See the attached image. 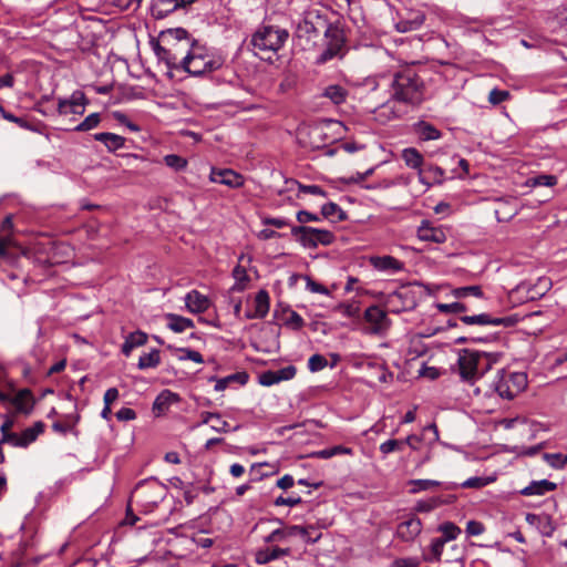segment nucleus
Masks as SVG:
<instances>
[{"label": "nucleus", "mask_w": 567, "mask_h": 567, "mask_svg": "<svg viewBox=\"0 0 567 567\" xmlns=\"http://www.w3.org/2000/svg\"><path fill=\"white\" fill-rule=\"evenodd\" d=\"M296 368L293 365H287L279 370L275 371L276 377L278 378V383L281 381L291 380L296 375Z\"/></svg>", "instance_id": "5fc2aeb1"}, {"label": "nucleus", "mask_w": 567, "mask_h": 567, "mask_svg": "<svg viewBox=\"0 0 567 567\" xmlns=\"http://www.w3.org/2000/svg\"><path fill=\"white\" fill-rule=\"evenodd\" d=\"M291 235L306 248H317L319 245L328 246L334 240V235L331 231L309 226H292Z\"/></svg>", "instance_id": "423d86ee"}, {"label": "nucleus", "mask_w": 567, "mask_h": 567, "mask_svg": "<svg viewBox=\"0 0 567 567\" xmlns=\"http://www.w3.org/2000/svg\"><path fill=\"white\" fill-rule=\"evenodd\" d=\"M161 363L159 350L153 349L148 353H143L140 359L137 367L140 370H146L150 368H156Z\"/></svg>", "instance_id": "c756f323"}, {"label": "nucleus", "mask_w": 567, "mask_h": 567, "mask_svg": "<svg viewBox=\"0 0 567 567\" xmlns=\"http://www.w3.org/2000/svg\"><path fill=\"white\" fill-rule=\"evenodd\" d=\"M239 426H235L233 431H236ZM210 429L218 433H228L231 431L228 422L221 419L219 413H215V416L212 421Z\"/></svg>", "instance_id": "a19ab883"}, {"label": "nucleus", "mask_w": 567, "mask_h": 567, "mask_svg": "<svg viewBox=\"0 0 567 567\" xmlns=\"http://www.w3.org/2000/svg\"><path fill=\"white\" fill-rule=\"evenodd\" d=\"M165 318L167 320V327L176 333H181L187 329L194 328V322L192 319L182 317L179 315L167 313Z\"/></svg>", "instance_id": "bb28decb"}, {"label": "nucleus", "mask_w": 567, "mask_h": 567, "mask_svg": "<svg viewBox=\"0 0 567 567\" xmlns=\"http://www.w3.org/2000/svg\"><path fill=\"white\" fill-rule=\"evenodd\" d=\"M445 239H446V235H445L444 229H442L440 227L439 228L430 227L427 225V241L441 244V243H444Z\"/></svg>", "instance_id": "09e8293b"}, {"label": "nucleus", "mask_w": 567, "mask_h": 567, "mask_svg": "<svg viewBox=\"0 0 567 567\" xmlns=\"http://www.w3.org/2000/svg\"><path fill=\"white\" fill-rule=\"evenodd\" d=\"M125 340L133 347L137 348L144 346L147 341V334L142 331H135L130 333Z\"/></svg>", "instance_id": "de8ad7c7"}, {"label": "nucleus", "mask_w": 567, "mask_h": 567, "mask_svg": "<svg viewBox=\"0 0 567 567\" xmlns=\"http://www.w3.org/2000/svg\"><path fill=\"white\" fill-rule=\"evenodd\" d=\"M392 96L396 101L420 104L423 101V80L413 68L396 74L392 84Z\"/></svg>", "instance_id": "f257e3e1"}, {"label": "nucleus", "mask_w": 567, "mask_h": 567, "mask_svg": "<svg viewBox=\"0 0 567 567\" xmlns=\"http://www.w3.org/2000/svg\"><path fill=\"white\" fill-rule=\"evenodd\" d=\"M289 553H290L289 548L275 547V548L261 549L256 553V563L259 565H264V564L275 560L281 556H287V555H289Z\"/></svg>", "instance_id": "cd10ccee"}, {"label": "nucleus", "mask_w": 567, "mask_h": 567, "mask_svg": "<svg viewBox=\"0 0 567 567\" xmlns=\"http://www.w3.org/2000/svg\"><path fill=\"white\" fill-rule=\"evenodd\" d=\"M223 65V60L195 43L184 56L182 70L194 76L214 72Z\"/></svg>", "instance_id": "7ed1b4c3"}, {"label": "nucleus", "mask_w": 567, "mask_h": 567, "mask_svg": "<svg viewBox=\"0 0 567 567\" xmlns=\"http://www.w3.org/2000/svg\"><path fill=\"white\" fill-rule=\"evenodd\" d=\"M179 402V395L169 390L162 391L153 403V412L156 416L165 414L169 406Z\"/></svg>", "instance_id": "aec40b11"}, {"label": "nucleus", "mask_w": 567, "mask_h": 567, "mask_svg": "<svg viewBox=\"0 0 567 567\" xmlns=\"http://www.w3.org/2000/svg\"><path fill=\"white\" fill-rule=\"evenodd\" d=\"M487 484V481L483 477H471L461 484L463 488H481Z\"/></svg>", "instance_id": "69168bd1"}, {"label": "nucleus", "mask_w": 567, "mask_h": 567, "mask_svg": "<svg viewBox=\"0 0 567 567\" xmlns=\"http://www.w3.org/2000/svg\"><path fill=\"white\" fill-rule=\"evenodd\" d=\"M301 503V497L299 495L297 496H289V497H284V496H279L275 499L274 504L276 506H284V505H287V506H295V505H298Z\"/></svg>", "instance_id": "052dcab7"}, {"label": "nucleus", "mask_w": 567, "mask_h": 567, "mask_svg": "<svg viewBox=\"0 0 567 567\" xmlns=\"http://www.w3.org/2000/svg\"><path fill=\"white\" fill-rule=\"evenodd\" d=\"M460 320L468 326L477 324V326H504V327H512L515 324L516 320L512 317H494L489 313H478V315H472V316H461Z\"/></svg>", "instance_id": "1a4fd4ad"}, {"label": "nucleus", "mask_w": 567, "mask_h": 567, "mask_svg": "<svg viewBox=\"0 0 567 567\" xmlns=\"http://www.w3.org/2000/svg\"><path fill=\"white\" fill-rule=\"evenodd\" d=\"M437 532L442 534L444 540H453L461 534V528L452 522H445L437 527Z\"/></svg>", "instance_id": "f704fd0d"}, {"label": "nucleus", "mask_w": 567, "mask_h": 567, "mask_svg": "<svg viewBox=\"0 0 567 567\" xmlns=\"http://www.w3.org/2000/svg\"><path fill=\"white\" fill-rule=\"evenodd\" d=\"M209 182L226 185L230 188H239L244 185L245 179L243 175L230 168H216L213 167L209 174Z\"/></svg>", "instance_id": "9d476101"}, {"label": "nucleus", "mask_w": 567, "mask_h": 567, "mask_svg": "<svg viewBox=\"0 0 567 567\" xmlns=\"http://www.w3.org/2000/svg\"><path fill=\"white\" fill-rule=\"evenodd\" d=\"M310 529H313V526L309 525V526L303 527V526L292 525V526L285 528V534L287 535V537L300 535L305 538V540L307 543L315 544L320 539L321 534L319 533L315 537H311Z\"/></svg>", "instance_id": "c85d7f7f"}, {"label": "nucleus", "mask_w": 567, "mask_h": 567, "mask_svg": "<svg viewBox=\"0 0 567 567\" xmlns=\"http://www.w3.org/2000/svg\"><path fill=\"white\" fill-rule=\"evenodd\" d=\"M245 378H246V375L233 374V375H228L226 378L219 379V380L216 381L215 390L216 391H224L231 381H235V380H238V379H245ZM241 382L244 383L245 380H241Z\"/></svg>", "instance_id": "13d9d810"}, {"label": "nucleus", "mask_w": 567, "mask_h": 567, "mask_svg": "<svg viewBox=\"0 0 567 567\" xmlns=\"http://www.w3.org/2000/svg\"><path fill=\"white\" fill-rule=\"evenodd\" d=\"M370 265L378 271L389 275L396 274L403 269V262L392 256H371L369 258Z\"/></svg>", "instance_id": "dca6fc26"}, {"label": "nucleus", "mask_w": 567, "mask_h": 567, "mask_svg": "<svg viewBox=\"0 0 567 567\" xmlns=\"http://www.w3.org/2000/svg\"><path fill=\"white\" fill-rule=\"evenodd\" d=\"M494 361L495 360L492 353L480 352V378L483 377L488 370H491Z\"/></svg>", "instance_id": "c03bdc74"}, {"label": "nucleus", "mask_w": 567, "mask_h": 567, "mask_svg": "<svg viewBox=\"0 0 567 567\" xmlns=\"http://www.w3.org/2000/svg\"><path fill=\"white\" fill-rule=\"evenodd\" d=\"M164 163L176 172L183 171L187 166V159L176 154H168L164 156Z\"/></svg>", "instance_id": "e433bc0d"}, {"label": "nucleus", "mask_w": 567, "mask_h": 567, "mask_svg": "<svg viewBox=\"0 0 567 567\" xmlns=\"http://www.w3.org/2000/svg\"><path fill=\"white\" fill-rule=\"evenodd\" d=\"M154 50L158 60L165 62L168 69L182 70L184 59H176L166 43L165 45L158 43Z\"/></svg>", "instance_id": "b1692460"}, {"label": "nucleus", "mask_w": 567, "mask_h": 567, "mask_svg": "<svg viewBox=\"0 0 567 567\" xmlns=\"http://www.w3.org/2000/svg\"><path fill=\"white\" fill-rule=\"evenodd\" d=\"M233 277L235 279L233 290L243 291L249 281L246 269L240 265L236 266L233 270Z\"/></svg>", "instance_id": "473e14b6"}, {"label": "nucleus", "mask_w": 567, "mask_h": 567, "mask_svg": "<svg viewBox=\"0 0 567 567\" xmlns=\"http://www.w3.org/2000/svg\"><path fill=\"white\" fill-rule=\"evenodd\" d=\"M289 33L286 29L274 25H261L251 37L255 54L265 59V54L276 53L287 41Z\"/></svg>", "instance_id": "f03ea898"}, {"label": "nucleus", "mask_w": 567, "mask_h": 567, "mask_svg": "<svg viewBox=\"0 0 567 567\" xmlns=\"http://www.w3.org/2000/svg\"><path fill=\"white\" fill-rule=\"evenodd\" d=\"M44 429L45 424L42 421H37L32 426L27 427L20 434L17 433V439L12 445L16 447H28L44 432Z\"/></svg>", "instance_id": "a211bd4d"}, {"label": "nucleus", "mask_w": 567, "mask_h": 567, "mask_svg": "<svg viewBox=\"0 0 567 567\" xmlns=\"http://www.w3.org/2000/svg\"><path fill=\"white\" fill-rule=\"evenodd\" d=\"M80 416H68L64 422H54L52 429L54 432L65 435L69 432H75V424L79 422Z\"/></svg>", "instance_id": "2f4dec72"}, {"label": "nucleus", "mask_w": 567, "mask_h": 567, "mask_svg": "<svg viewBox=\"0 0 567 567\" xmlns=\"http://www.w3.org/2000/svg\"><path fill=\"white\" fill-rule=\"evenodd\" d=\"M525 519L532 526L540 525L544 523L549 527V532H546L545 534L550 535L553 528L550 526V519L548 516H540L533 513H527Z\"/></svg>", "instance_id": "37998d69"}, {"label": "nucleus", "mask_w": 567, "mask_h": 567, "mask_svg": "<svg viewBox=\"0 0 567 567\" xmlns=\"http://www.w3.org/2000/svg\"><path fill=\"white\" fill-rule=\"evenodd\" d=\"M403 444L404 443L402 441H399V440H388V441L383 442L380 445V451L384 455H386V454L392 453V452H394L396 450H400Z\"/></svg>", "instance_id": "4d7b16f0"}, {"label": "nucleus", "mask_w": 567, "mask_h": 567, "mask_svg": "<svg viewBox=\"0 0 567 567\" xmlns=\"http://www.w3.org/2000/svg\"><path fill=\"white\" fill-rule=\"evenodd\" d=\"M458 373L462 380L473 384L480 378V352L463 350L457 359Z\"/></svg>", "instance_id": "0eeeda50"}, {"label": "nucleus", "mask_w": 567, "mask_h": 567, "mask_svg": "<svg viewBox=\"0 0 567 567\" xmlns=\"http://www.w3.org/2000/svg\"><path fill=\"white\" fill-rule=\"evenodd\" d=\"M545 461L555 468H563L567 465V454L561 453H546L544 454Z\"/></svg>", "instance_id": "4c0bfd02"}, {"label": "nucleus", "mask_w": 567, "mask_h": 567, "mask_svg": "<svg viewBox=\"0 0 567 567\" xmlns=\"http://www.w3.org/2000/svg\"><path fill=\"white\" fill-rule=\"evenodd\" d=\"M465 532L468 536H478L485 532V527L478 520H468Z\"/></svg>", "instance_id": "6e6d98bb"}, {"label": "nucleus", "mask_w": 567, "mask_h": 567, "mask_svg": "<svg viewBox=\"0 0 567 567\" xmlns=\"http://www.w3.org/2000/svg\"><path fill=\"white\" fill-rule=\"evenodd\" d=\"M419 561L415 558L396 559L391 567H417Z\"/></svg>", "instance_id": "774afa93"}, {"label": "nucleus", "mask_w": 567, "mask_h": 567, "mask_svg": "<svg viewBox=\"0 0 567 567\" xmlns=\"http://www.w3.org/2000/svg\"><path fill=\"white\" fill-rule=\"evenodd\" d=\"M85 95L83 92L75 91L70 99H59L58 113L60 115L83 114L85 109Z\"/></svg>", "instance_id": "9b49d317"}, {"label": "nucleus", "mask_w": 567, "mask_h": 567, "mask_svg": "<svg viewBox=\"0 0 567 567\" xmlns=\"http://www.w3.org/2000/svg\"><path fill=\"white\" fill-rule=\"evenodd\" d=\"M364 319L371 324V333H381L388 328V318L384 310L371 306L364 311Z\"/></svg>", "instance_id": "2eb2a0df"}, {"label": "nucleus", "mask_w": 567, "mask_h": 567, "mask_svg": "<svg viewBox=\"0 0 567 567\" xmlns=\"http://www.w3.org/2000/svg\"><path fill=\"white\" fill-rule=\"evenodd\" d=\"M401 156L406 166L417 171L420 182L425 183L422 172L423 155L416 148L408 147L402 151Z\"/></svg>", "instance_id": "5701e85b"}, {"label": "nucleus", "mask_w": 567, "mask_h": 567, "mask_svg": "<svg viewBox=\"0 0 567 567\" xmlns=\"http://www.w3.org/2000/svg\"><path fill=\"white\" fill-rule=\"evenodd\" d=\"M533 185L535 186H554L557 183V178L553 175H539L534 179Z\"/></svg>", "instance_id": "0e129e2a"}, {"label": "nucleus", "mask_w": 567, "mask_h": 567, "mask_svg": "<svg viewBox=\"0 0 567 567\" xmlns=\"http://www.w3.org/2000/svg\"><path fill=\"white\" fill-rule=\"evenodd\" d=\"M13 426V420L7 419L1 427L0 431L2 433L1 442L13 444L14 440L17 439V433L10 432L11 427Z\"/></svg>", "instance_id": "79ce46f5"}, {"label": "nucleus", "mask_w": 567, "mask_h": 567, "mask_svg": "<svg viewBox=\"0 0 567 567\" xmlns=\"http://www.w3.org/2000/svg\"><path fill=\"white\" fill-rule=\"evenodd\" d=\"M115 416L121 422L132 421L136 419V412L131 408H122L116 412Z\"/></svg>", "instance_id": "e2e57ef3"}, {"label": "nucleus", "mask_w": 567, "mask_h": 567, "mask_svg": "<svg viewBox=\"0 0 567 567\" xmlns=\"http://www.w3.org/2000/svg\"><path fill=\"white\" fill-rule=\"evenodd\" d=\"M306 289L312 293H321L328 296L330 293L329 289L323 285L312 280L310 277L306 276Z\"/></svg>", "instance_id": "8fccbe9b"}, {"label": "nucleus", "mask_w": 567, "mask_h": 567, "mask_svg": "<svg viewBox=\"0 0 567 567\" xmlns=\"http://www.w3.org/2000/svg\"><path fill=\"white\" fill-rule=\"evenodd\" d=\"M557 487L556 483H553L548 480L533 481L528 486L524 487L520 491L522 495L533 496V495H545L549 492L555 491Z\"/></svg>", "instance_id": "393cba45"}, {"label": "nucleus", "mask_w": 567, "mask_h": 567, "mask_svg": "<svg viewBox=\"0 0 567 567\" xmlns=\"http://www.w3.org/2000/svg\"><path fill=\"white\" fill-rule=\"evenodd\" d=\"M444 178V172L439 166H427V187L431 185V182L433 184H440L442 183Z\"/></svg>", "instance_id": "603ef678"}, {"label": "nucleus", "mask_w": 567, "mask_h": 567, "mask_svg": "<svg viewBox=\"0 0 567 567\" xmlns=\"http://www.w3.org/2000/svg\"><path fill=\"white\" fill-rule=\"evenodd\" d=\"M453 296L457 299H464L468 296H474L476 298L483 297V290L480 286H466L460 287L452 291Z\"/></svg>", "instance_id": "c9c22d12"}, {"label": "nucleus", "mask_w": 567, "mask_h": 567, "mask_svg": "<svg viewBox=\"0 0 567 567\" xmlns=\"http://www.w3.org/2000/svg\"><path fill=\"white\" fill-rule=\"evenodd\" d=\"M270 298L266 290L256 293L254 300V310L247 313L249 319H262L269 311Z\"/></svg>", "instance_id": "4be33fe9"}, {"label": "nucleus", "mask_w": 567, "mask_h": 567, "mask_svg": "<svg viewBox=\"0 0 567 567\" xmlns=\"http://www.w3.org/2000/svg\"><path fill=\"white\" fill-rule=\"evenodd\" d=\"M286 324L292 328L293 330H299L303 327L305 321L298 312L290 311L288 317L286 318Z\"/></svg>", "instance_id": "864d4df0"}, {"label": "nucleus", "mask_w": 567, "mask_h": 567, "mask_svg": "<svg viewBox=\"0 0 567 567\" xmlns=\"http://www.w3.org/2000/svg\"><path fill=\"white\" fill-rule=\"evenodd\" d=\"M455 501V495L446 492L441 495H427V512L443 504H451Z\"/></svg>", "instance_id": "72a5a7b5"}, {"label": "nucleus", "mask_w": 567, "mask_h": 567, "mask_svg": "<svg viewBox=\"0 0 567 567\" xmlns=\"http://www.w3.org/2000/svg\"><path fill=\"white\" fill-rule=\"evenodd\" d=\"M321 214L326 218L334 217L338 214V218L342 219L343 212L337 204L328 203L322 206Z\"/></svg>", "instance_id": "3c124183"}, {"label": "nucleus", "mask_w": 567, "mask_h": 567, "mask_svg": "<svg viewBox=\"0 0 567 567\" xmlns=\"http://www.w3.org/2000/svg\"><path fill=\"white\" fill-rule=\"evenodd\" d=\"M94 140L103 143L110 152H114L124 146L125 138L114 133H96Z\"/></svg>", "instance_id": "a878e982"}, {"label": "nucleus", "mask_w": 567, "mask_h": 567, "mask_svg": "<svg viewBox=\"0 0 567 567\" xmlns=\"http://www.w3.org/2000/svg\"><path fill=\"white\" fill-rule=\"evenodd\" d=\"M527 386V375L524 372L499 370L492 383L493 390L506 400L514 399Z\"/></svg>", "instance_id": "39448f33"}, {"label": "nucleus", "mask_w": 567, "mask_h": 567, "mask_svg": "<svg viewBox=\"0 0 567 567\" xmlns=\"http://www.w3.org/2000/svg\"><path fill=\"white\" fill-rule=\"evenodd\" d=\"M9 402L16 408L18 413L29 415L35 406V398L30 389H21L13 396L9 398Z\"/></svg>", "instance_id": "f8f14e48"}, {"label": "nucleus", "mask_w": 567, "mask_h": 567, "mask_svg": "<svg viewBox=\"0 0 567 567\" xmlns=\"http://www.w3.org/2000/svg\"><path fill=\"white\" fill-rule=\"evenodd\" d=\"M168 488L156 478L140 482L132 492L131 502L138 505L144 513L153 512L166 497Z\"/></svg>", "instance_id": "20e7f679"}, {"label": "nucleus", "mask_w": 567, "mask_h": 567, "mask_svg": "<svg viewBox=\"0 0 567 567\" xmlns=\"http://www.w3.org/2000/svg\"><path fill=\"white\" fill-rule=\"evenodd\" d=\"M163 41L174 52L176 59H184L187 51L195 45L187 31L182 28L169 30L163 35Z\"/></svg>", "instance_id": "6e6552de"}, {"label": "nucleus", "mask_w": 567, "mask_h": 567, "mask_svg": "<svg viewBox=\"0 0 567 567\" xmlns=\"http://www.w3.org/2000/svg\"><path fill=\"white\" fill-rule=\"evenodd\" d=\"M497 207L495 208V217L498 221H508L518 214V202L514 197L497 198Z\"/></svg>", "instance_id": "f3484780"}, {"label": "nucleus", "mask_w": 567, "mask_h": 567, "mask_svg": "<svg viewBox=\"0 0 567 567\" xmlns=\"http://www.w3.org/2000/svg\"><path fill=\"white\" fill-rule=\"evenodd\" d=\"M446 542L447 540H444V538H442V537H439V538H435V539L432 540L431 554H432L433 558L440 559L442 550H443V547H444Z\"/></svg>", "instance_id": "680f3d73"}, {"label": "nucleus", "mask_w": 567, "mask_h": 567, "mask_svg": "<svg viewBox=\"0 0 567 567\" xmlns=\"http://www.w3.org/2000/svg\"><path fill=\"white\" fill-rule=\"evenodd\" d=\"M323 96L331 100L334 104H341L348 96V91L340 85H329L323 91Z\"/></svg>", "instance_id": "7c9ffc66"}, {"label": "nucleus", "mask_w": 567, "mask_h": 567, "mask_svg": "<svg viewBox=\"0 0 567 567\" xmlns=\"http://www.w3.org/2000/svg\"><path fill=\"white\" fill-rule=\"evenodd\" d=\"M422 530V523L419 518H410L399 524L396 535L402 540L409 542L414 539Z\"/></svg>", "instance_id": "412c9836"}, {"label": "nucleus", "mask_w": 567, "mask_h": 567, "mask_svg": "<svg viewBox=\"0 0 567 567\" xmlns=\"http://www.w3.org/2000/svg\"><path fill=\"white\" fill-rule=\"evenodd\" d=\"M185 305L189 312L202 313L209 308L210 301L199 291L192 290L185 296Z\"/></svg>", "instance_id": "6ab92c4d"}, {"label": "nucleus", "mask_w": 567, "mask_h": 567, "mask_svg": "<svg viewBox=\"0 0 567 567\" xmlns=\"http://www.w3.org/2000/svg\"><path fill=\"white\" fill-rule=\"evenodd\" d=\"M113 116H114V118L118 123L127 126L132 132H138L140 131V127L136 124L132 123L124 113H122V112H114Z\"/></svg>", "instance_id": "338daca9"}, {"label": "nucleus", "mask_w": 567, "mask_h": 567, "mask_svg": "<svg viewBox=\"0 0 567 567\" xmlns=\"http://www.w3.org/2000/svg\"><path fill=\"white\" fill-rule=\"evenodd\" d=\"M509 99V92L505 90L493 89L488 94V102L493 105L501 104Z\"/></svg>", "instance_id": "49530a36"}, {"label": "nucleus", "mask_w": 567, "mask_h": 567, "mask_svg": "<svg viewBox=\"0 0 567 567\" xmlns=\"http://www.w3.org/2000/svg\"><path fill=\"white\" fill-rule=\"evenodd\" d=\"M175 350L181 353V355H178L179 360H190L196 363L204 362L203 355L196 350L189 348H178Z\"/></svg>", "instance_id": "58836bf2"}, {"label": "nucleus", "mask_w": 567, "mask_h": 567, "mask_svg": "<svg viewBox=\"0 0 567 567\" xmlns=\"http://www.w3.org/2000/svg\"><path fill=\"white\" fill-rule=\"evenodd\" d=\"M100 114L99 113H92L89 116L84 118L83 122H81L76 127L75 131L78 132H85L90 131L94 127H96L100 123Z\"/></svg>", "instance_id": "ea45409f"}, {"label": "nucleus", "mask_w": 567, "mask_h": 567, "mask_svg": "<svg viewBox=\"0 0 567 567\" xmlns=\"http://www.w3.org/2000/svg\"><path fill=\"white\" fill-rule=\"evenodd\" d=\"M194 1L195 0H153L151 7L152 14L156 19H163L168 13L175 11L178 8H184Z\"/></svg>", "instance_id": "4468645a"}, {"label": "nucleus", "mask_w": 567, "mask_h": 567, "mask_svg": "<svg viewBox=\"0 0 567 567\" xmlns=\"http://www.w3.org/2000/svg\"><path fill=\"white\" fill-rule=\"evenodd\" d=\"M326 37L329 38L327 43V48L322 51L320 56L318 58L319 63H326L327 61L333 59L334 56L341 53L343 48V38L338 31L326 32Z\"/></svg>", "instance_id": "ddd939ff"}, {"label": "nucleus", "mask_w": 567, "mask_h": 567, "mask_svg": "<svg viewBox=\"0 0 567 567\" xmlns=\"http://www.w3.org/2000/svg\"><path fill=\"white\" fill-rule=\"evenodd\" d=\"M328 364L327 359L321 354H313L308 360V368L310 371L316 372L326 368Z\"/></svg>", "instance_id": "a18cd8bd"}, {"label": "nucleus", "mask_w": 567, "mask_h": 567, "mask_svg": "<svg viewBox=\"0 0 567 567\" xmlns=\"http://www.w3.org/2000/svg\"><path fill=\"white\" fill-rule=\"evenodd\" d=\"M259 383L265 386H270L278 383V378L275 374V371L269 370L265 371L259 375Z\"/></svg>", "instance_id": "bf43d9fd"}]
</instances>
